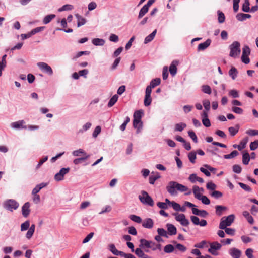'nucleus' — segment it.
Returning a JSON list of instances; mask_svg holds the SVG:
<instances>
[{
  "mask_svg": "<svg viewBox=\"0 0 258 258\" xmlns=\"http://www.w3.org/2000/svg\"><path fill=\"white\" fill-rule=\"evenodd\" d=\"M243 215L247 219V221L250 224H252L253 223V222H254L253 218L250 215L248 211H244L243 212Z\"/></svg>",
  "mask_w": 258,
  "mask_h": 258,
  "instance_id": "obj_26",
  "label": "nucleus"
},
{
  "mask_svg": "<svg viewBox=\"0 0 258 258\" xmlns=\"http://www.w3.org/2000/svg\"><path fill=\"white\" fill-rule=\"evenodd\" d=\"M7 55L5 54L2 57V61H0V76L2 75V71L6 66V58Z\"/></svg>",
  "mask_w": 258,
  "mask_h": 258,
  "instance_id": "obj_28",
  "label": "nucleus"
},
{
  "mask_svg": "<svg viewBox=\"0 0 258 258\" xmlns=\"http://www.w3.org/2000/svg\"><path fill=\"white\" fill-rule=\"evenodd\" d=\"M193 193L196 198L200 199V197L202 196L201 191H203L202 188H200L198 186H194L192 187Z\"/></svg>",
  "mask_w": 258,
  "mask_h": 258,
  "instance_id": "obj_15",
  "label": "nucleus"
},
{
  "mask_svg": "<svg viewBox=\"0 0 258 258\" xmlns=\"http://www.w3.org/2000/svg\"><path fill=\"white\" fill-rule=\"evenodd\" d=\"M118 96L117 95H114L109 100L108 106V107H112L117 102Z\"/></svg>",
  "mask_w": 258,
  "mask_h": 258,
  "instance_id": "obj_39",
  "label": "nucleus"
},
{
  "mask_svg": "<svg viewBox=\"0 0 258 258\" xmlns=\"http://www.w3.org/2000/svg\"><path fill=\"white\" fill-rule=\"evenodd\" d=\"M240 43L237 41L234 42L230 46V56L235 58L239 55L240 53Z\"/></svg>",
  "mask_w": 258,
  "mask_h": 258,
  "instance_id": "obj_5",
  "label": "nucleus"
},
{
  "mask_svg": "<svg viewBox=\"0 0 258 258\" xmlns=\"http://www.w3.org/2000/svg\"><path fill=\"white\" fill-rule=\"evenodd\" d=\"M149 248L151 249L152 250H156L157 249L161 250V245L160 244H156L153 241H151Z\"/></svg>",
  "mask_w": 258,
  "mask_h": 258,
  "instance_id": "obj_32",
  "label": "nucleus"
},
{
  "mask_svg": "<svg viewBox=\"0 0 258 258\" xmlns=\"http://www.w3.org/2000/svg\"><path fill=\"white\" fill-rule=\"evenodd\" d=\"M189 180L192 183H195L198 181L200 183H203L204 180L203 178L198 177L196 174H191L189 177Z\"/></svg>",
  "mask_w": 258,
  "mask_h": 258,
  "instance_id": "obj_16",
  "label": "nucleus"
},
{
  "mask_svg": "<svg viewBox=\"0 0 258 258\" xmlns=\"http://www.w3.org/2000/svg\"><path fill=\"white\" fill-rule=\"evenodd\" d=\"M174 246L171 244H168L164 247V250L166 253H170L173 251Z\"/></svg>",
  "mask_w": 258,
  "mask_h": 258,
  "instance_id": "obj_55",
  "label": "nucleus"
},
{
  "mask_svg": "<svg viewBox=\"0 0 258 258\" xmlns=\"http://www.w3.org/2000/svg\"><path fill=\"white\" fill-rule=\"evenodd\" d=\"M188 136L192 139L195 143L198 142V139L196 134L192 131H189L188 132Z\"/></svg>",
  "mask_w": 258,
  "mask_h": 258,
  "instance_id": "obj_57",
  "label": "nucleus"
},
{
  "mask_svg": "<svg viewBox=\"0 0 258 258\" xmlns=\"http://www.w3.org/2000/svg\"><path fill=\"white\" fill-rule=\"evenodd\" d=\"M157 232L159 234V235H160L161 236H163L165 237H168V233L164 229L158 228L157 230Z\"/></svg>",
  "mask_w": 258,
  "mask_h": 258,
  "instance_id": "obj_52",
  "label": "nucleus"
},
{
  "mask_svg": "<svg viewBox=\"0 0 258 258\" xmlns=\"http://www.w3.org/2000/svg\"><path fill=\"white\" fill-rule=\"evenodd\" d=\"M149 8V7L146 5L142 7L139 14L138 18L139 19L143 17L148 12Z\"/></svg>",
  "mask_w": 258,
  "mask_h": 258,
  "instance_id": "obj_29",
  "label": "nucleus"
},
{
  "mask_svg": "<svg viewBox=\"0 0 258 258\" xmlns=\"http://www.w3.org/2000/svg\"><path fill=\"white\" fill-rule=\"evenodd\" d=\"M109 250L115 255H120L121 256L123 253L122 251H120L118 250L115 245L113 244H111L109 245Z\"/></svg>",
  "mask_w": 258,
  "mask_h": 258,
  "instance_id": "obj_22",
  "label": "nucleus"
},
{
  "mask_svg": "<svg viewBox=\"0 0 258 258\" xmlns=\"http://www.w3.org/2000/svg\"><path fill=\"white\" fill-rule=\"evenodd\" d=\"M61 24L63 28H64V31H66V32H72L73 31V30L72 29H66V28L67 27V23L66 19L65 18L62 19L61 21Z\"/></svg>",
  "mask_w": 258,
  "mask_h": 258,
  "instance_id": "obj_47",
  "label": "nucleus"
},
{
  "mask_svg": "<svg viewBox=\"0 0 258 258\" xmlns=\"http://www.w3.org/2000/svg\"><path fill=\"white\" fill-rule=\"evenodd\" d=\"M160 177L158 173H152L151 175L149 177V183L151 184H153L155 181Z\"/></svg>",
  "mask_w": 258,
  "mask_h": 258,
  "instance_id": "obj_23",
  "label": "nucleus"
},
{
  "mask_svg": "<svg viewBox=\"0 0 258 258\" xmlns=\"http://www.w3.org/2000/svg\"><path fill=\"white\" fill-rule=\"evenodd\" d=\"M203 104L206 111H209L210 108V102L209 100L206 99L203 101Z\"/></svg>",
  "mask_w": 258,
  "mask_h": 258,
  "instance_id": "obj_58",
  "label": "nucleus"
},
{
  "mask_svg": "<svg viewBox=\"0 0 258 258\" xmlns=\"http://www.w3.org/2000/svg\"><path fill=\"white\" fill-rule=\"evenodd\" d=\"M168 233L170 235H175L177 232L176 227L172 224H168L167 225Z\"/></svg>",
  "mask_w": 258,
  "mask_h": 258,
  "instance_id": "obj_19",
  "label": "nucleus"
},
{
  "mask_svg": "<svg viewBox=\"0 0 258 258\" xmlns=\"http://www.w3.org/2000/svg\"><path fill=\"white\" fill-rule=\"evenodd\" d=\"M175 215L176 220L179 222L181 225L183 226H187L189 224V221L187 219H186L184 214H176Z\"/></svg>",
  "mask_w": 258,
  "mask_h": 258,
  "instance_id": "obj_10",
  "label": "nucleus"
},
{
  "mask_svg": "<svg viewBox=\"0 0 258 258\" xmlns=\"http://www.w3.org/2000/svg\"><path fill=\"white\" fill-rule=\"evenodd\" d=\"M140 247L142 248H149L150 246V244L151 241H148L144 239H141L140 240Z\"/></svg>",
  "mask_w": 258,
  "mask_h": 258,
  "instance_id": "obj_31",
  "label": "nucleus"
},
{
  "mask_svg": "<svg viewBox=\"0 0 258 258\" xmlns=\"http://www.w3.org/2000/svg\"><path fill=\"white\" fill-rule=\"evenodd\" d=\"M161 83V80L159 78H157L152 80L150 84V86L153 88L155 87L156 86L159 85Z\"/></svg>",
  "mask_w": 258,
  "mask_h": 258,
  "instance_id": "obj_38",
  "label": "nucleus"
},
{
  "mask_svg": "<svg viewBox=\"0 0 258 258\" xmlns=\"http://www.w3.org/2000/svg\"><path fill=\"white\" fill-rule=\"evenodd\" d=\"M186 126V124L184 123L176 124L175 125V131L181 132Z\"/></svg>",
  "mask_w": 258,
  "mask_h": 258,
  "instance_id": "obj_40",
  "label": "nucleus"
},
{
  "mask_svg": "<svg viewBox=\"0 0 258 258\" xmlns=\"http://www.w3.org/2000/svg\"><path fill=\"white\" fill-rule=\"evenodd\" d=\"M188 157L189 160H190V161L191 163H195V160L196 159V153L195 152L192 151V152H190L188 154Z\"/></svg>",
  "mask_w": 258,
  "mask_h": 258,
  "instance_id": "obj_46",
  "label": "nucleus"
},
{
  "mask_svg": "<svg viewBox=\"0 0 258 258\" xmlns=\"http://www.w3.org/2000/svg\"><path fill=\"white\" fill-rule=\"evenodd\" d=\"M230 254L233 258H239L241 256V251L235 248L230 250Z\"/></svg>",
  "mask_w": 258,
  "mask_h": 258,
  "instance_id": "obj_18",
  "label": "nucleus"
},
{
  "mask_svg": "<svg viewBox=\"0 0 258 258\" xmlns=\"http://www.w3.org/2000/svg\"><path fill=\"white\" fill-rule=\"evenodd\" d=\"M38 67L44 72L51 75L53 74V71L50 66L45 62H41L37 63Z\"/></svg>",
  "mask_w": 258,
  "mask_h": 258,
  "instance_id": "obj_8",
  "label": "nucleus"
},
{
  "mask_svg": "<svg viewBox=\"0 0 258 258\" xmlns=\"http://www.w3.org/2000/svg\"><path fill=\"white\" fill-rule=\"evenodd\" d=\"M171 205L172 206L173 208L176 211H184V209L181 208L180 205L179 204H178V203H176V202H175L174 201L172 202Z\"/></svg>",
  "mask_w": 258,
  "mask_h": 258,
  "instance_id": "obj_48",
  "label": "nucleus"
},
{
  "mask_svg": "<svg viewBox=\"0 0 258 258\" xmlns=\"http://www.w3.org/2000/svg\"><path fill=\"white\" fill-rule=\"evenodd\" d=\"M239 185L242 189H243L245 191H250L251 190V188L248 185L245 184L240 182L239 183Z\"/></svg>",
  "mask_w": 258,
  "mask_h": 258,
  "instance_id": "obj_64",
  "label": "nucleus"
},
{
  "mask_svg": "<svg viewBox=\"0 0 258 258\" xmlns=\"http://www.w3.org/2000/svg\"><path fill=\"white\" fill-rule=\"evenodd\" d=\"M251 17L249 14L240 13L237 15L236 17L238 20L243 21L245 20L246 18H249Z\"/></svg>",
  "mask_w": 258,
  "mask_h": 258,
  "instance_id": "obj_36",
  "label": "nucleus"
},
{
  "mask_svg": "<svg viewBox=\"0 0 258 258\" xmlns=\"http://www.w3.org/2000/svg\"><path fill=\"white\" fill-rule=\"evenodd\" d=\"M250 161V156L248 153L244 152L242 156V163L245 165H247Z\"/></svg>",
  "mask_w": 258,
  "mask_h": 258,
  "instance_id": "obj_30",
  "label": "nucleus"
},
{
  "mask_svg": "<svg viewBox=\"0 0 258 258\" xmlns=\"http://www.w3.org/2000/svg\"><path fill=\"white\" fill-rule=\"evenodd\" d=\"M202 90L205 93L210 94L211 93V89L209 85H204L202 86Z\"/></svg>",
  "mask_w": 258,
  "mask_h": 258,
  "instance_id": "obj_45",
  "label": "nucleus"
},
{
  "mask_svg": "<svg viewBox=\"0 0 258 258\" xmlns=\"http://www.w3.org/2000/svg\"><path fill=\"white\" fill-rule=\"evenodd\" d=\"M235 216L234 215H230L227 217H223L219 224V228L224 229L227 226H230L234 222Z\"/></svg>",
  "mask_w": 258,
  "mask_h": 258,
  "instance_id": "obj_3",
  "label": "nucleus"
},
{
  "mask_svg": "<svg viewBox=\"0 0 258 258\" xmlns=\"http://www.w3.org/2000/svg\"><path fill=\"white\" fill-rule=\"evenodd\" d=\"M249 3L248 0H245L242 5V10L244 12H248L249 11Z\"/></svg>",
  "mask_w": 258,
  "mask_h": 258,
  "instance_id": "obj_49",
  "label": "nucleus"
},
{
  "mask_svg": "<svg viewBox=\"0 0 258 258\" xmlns=\"http://www.w3.org/2000/svg\"><path fill=\"white\" fill-rule=\"evenodd\" d=\"M45 28V27H38L35 29H33L28 34V37H31L32 35L35 34L37 33L43 31Z\"/></svg>",
  "mask_w": 258,
  "mask_h": 258,
  "instance_id": "obj_27",
  "label": "nucleus"
},
{
  "mask_svg": "<svg viewBox=\"0 0 258 258\" xmlns=\"http://www.w3.org/2000/svg\"><path fill=\"white\" fill-rule=\"evenodd\" d=\"M178 64V62L176 60H174L171 63L169 67V72L172 76H174L176 74Z\"/></svg>",
  "mask_w": 258,
  "mask_h": 258,
  "instance_id": "obj_13",
  "label": "nucleus"
},
{
  "mask_svg": "<svg viewBox=\"0 0 258 258\" xmlns=\"http://www.w3.org/2000/svg\"><path fill=\"white\" fill-rule=\"evenodd\" d=\"M157 32V30H155L151 34L147 36L145 39V43H148L151 41L154 38Z\"/></svg>",
  "mask_w": 258,
  "mask_h": 258,
  "instance_id": "obj_34",
  "label": "nucleus"
},
{
  "mask_svg": "<svg viewBox=\"0 0 258 258\" xmlns=\"http://www.w3.org/2000/svg\"><path fill=\"white\" fill-rule=\"evenodd\" d=\"M239 125H237L235 127H230L228 128L230 135L232 136H235L239 131Z\"/></svg>",
  "mask_w": 258,
  "mask_h": 258,
  "instance_id": "obj_37",
  "label": "nucleus"
},
{
  "mask_svg": "<svg viewBox=\"0 0 258 258\" xmlns=\"http://www.w3.org/2000/svg\"><path fill=\"white\" fill-rule=\"evenodd\" d=\"M211 43V40L210 39L207 40L204 43H200L198 45V50H203L207 48L210 44Z\"/></svg>",
  "mask_w": 258,
  "mask_h": 258,
  "instance_id": "obj_20",
  "label": "nucleus"
},
{
  "mask_svg": "<svg viewBox=\"0 0 258 258\" xmlns=\"http://www.w3.org/2000/svg\"><path fill=\"white\" fill-rule=\"evenodd\" d=\"M90 156H86V157H82L81 158L75 159L73 162L75 164L77 165L82 163L83 161L85 160L89 157Z\"/></svg>",
  "mask_w": 258,
  "mask_h": 258,
  "instance_id": "obj_54",
  "label": "nucleus"
},
{
  "mask_svg": "<svg viewBox=\"0 0 258 258\" xmlns=\"http://www.w3.org/2000/svg\"><path fill=\"white\" fill-rule=\"evenodd\" d=\"M75 16L78 19L77 26L78 27H80L85 24L86 22V19L83 17L79 15L78 14H76Z\"/></svg>",
  "mask_w": 258,
  "mask_h": 258,
  "instance_id": "obj_25",
  "label": "nucleus"
},
{
  "mask_svg": "<svg viewBox=\"0 0 258 258\" xmlns=\"http://www.w3.org/2000/svg\"><path fill=\"white\" fill-rule=\"evenodd\" d=\"M154 222L151 218L145 219L142 223V226L146 228H151L153 227Z\"/></svg>",
  "mask_w": 258,
  "mask_h": 258,
  "instance_id": "obj_17",
  "label": "nucleus"
},
{
  "mask_svg": "<svg viewBox=\"0 0 258 258\" xmlns=\"http://www.w3.org/2000/svg\"><path fill=\"white\" fill-rule=\"evenodd\" d=\"M70 171L69 168H63L60 171L55 174L54 178L56 181H60L63 179L65 174H67Z\"/></svg>",
  "mask_w": 258,
  "mask_h": 258,
  "instance_id": "obj_11",
  "label": "nucleus"
},
{
  "mask_svg": "<svg viewBox=\"0 0 258 258\" xmlns=\"http://www.w3.org/2000/svg\"><path fill=\"white\" fill-rule=\"evenodd\" d=\"M143 115V111L142 110H139L135 111L133 115V127L136 129L137 133L141 132L143 127V122L142 121V117Z\"/></svg>",
  "mask_w": 258,
  "mask_h": 258,
  "instance_id": "obj_2",
  "label": "nucleus"
},
{
  "mask_svg": "<svg viewBox=\"0 0 258 258\" xmlns=\"http://www.w3.org/2000/svg\"><path fill=\"white\" fill-rule=\"evenodd\" d=\"M152 101V98L151 95H145V99H144V105L146 106H148L150 105Z\"/></svg>",
  "mask_w": 258,
  "mask_h": 258,
  "instance_id": "obj_51",
  "label": "nucleus"
},
{
  "mask_svg": "<svg viewBox=\"0 0 258 258\" xmlns=\"http://www.w3.org/2000/svg\"><path fill=\"white\" fill-rule=\"evenodd\" d=\"M258 148V140L252 142L250 144V148L251 150H254Z\"/></svg>",
  "mask_w": 258,
  "mask_h": 258,
  "instance_id": "obj_61",
  "label": "nucleus"
},
{
  "mask_svg": "<svg viewBox=\"0 0 258 258\" xmlns=\"http://www.w3.org/2000/svg\"><path fill=\"white\" fill-rule=\"evenodd\" d=\"M104 42V40L102 39L94 38L92 40V43L95 45H103Z\"/></svg>",
  "mask_w": 258,
  "mask_h": 258,
  "instance_id": "obj_44",
  "label": "nucleus"
},
{
  "mask_svg": "<svg viewBox=\"0 0 258 258\" xmlns=\"http://www.w3.org/2000/svg\"><path fill=\"white\" fill-rule=\"evenodd\" d=\"M55 17V15L50 14L46 16L43 20V22L45 24L49 23L52 19Z\"/></svg>",
  "mask_w": 258,
  "mask_h": 258,
  "instance_id": "obj_33",
  "label": "nucleus"
},
{
  "mask_svg": "<svg viewBox=\"0 0 258 258\" xmlns=\"http://www.w3.org/2000/svg\"><path fill=\"white\" fill-rule=\"evenodd\" d=\"M192 212L194 215L200 216L203 217L207 216L208 215L207 212L205 210H200L197 208H192Z\"/></svg>",
  "mask_w": 258,
  "mask_h": 258,
  "instance_id": "obj_14",
  "label": "nucleus"
},
{
  "mask_svg": "<svg viewBox=\"0 0 258 258\" xmlns=\"http://www.w3.org/2000/svg\"><path fill=\"white\" fill-rule=\"evenodd\" d=\"M163 79L166 80L168 76V67L167 66L164 67L162 72Z\"/></svg>",
  "mask_w": 258,
  "mask_h": 258,
  "instance_id": "obj_59",
  "label": "nucleus"
},
{
  "mask_svg": "<svg viewBox=\"0 0 258 258\" xmlns=\"http://www.w3.org/2000/svg\"><path fill=\"white\" fill-rule=\"evenodd\" d=\"M23 124V121H19L17 122H13L12 124V126L15 128H20L22 127Z\"/></svg>",
  "mask_w": 258,
  "mask_h": 258,
  "instance_id": "obj_56",
  "label": "nucleus"
},
{
  "mask_svg": "<svg viewBox=\"0 0 258 258\" xmlns=\"http://www.w3.org/2000/svg\"><path fill=\"white\" fill-rule=\"evenodd\" d=\"M248 142V139L247 138L243 139L240 141L239 145L237 147V149L238 150L241 151L244 148H245L246 145Z\"/></svg>",
  "mask_w": 258,
  "mask_h": 258,
  "instance_id": "obj_35",
  "label": "nucleus"
},
{
  "mask_svg": "<svg viewBox=\"0 0 258 258\" xmlns=\"http://www.w3.org/2000/svg\"><path fill=\"white\" fill-rule=\"evenodd\" d=\"M238 154V152L236 150H234L232 151L230 154L225 155L224 157L225 159H230L237 156Z\"/></svg>",
  "mask_w": 258,
  "mask_h": 258,
  "instance_id": "obj_43",
  "label": "nucleus"
},
{
  "mask_svg": "<svg viewBox=\"0 0 258 258\" xmlns=\"http://www.w3.org/2000/svg\"><path fill=\"white\" fill-rule=\"evenodd\" d=\"M202 202L206 205H209L210 203V200L205 196H202L200 199Z\"/></svg>",
  "mask_w": 258,
  "mask_h": 258,
  "instance_id": "obj_60",
  "label": "nucleus"
},
{
  "mask_svg": "<svg viewBox=\"0 0 258 258\" xmlns=\"http://www.w3.org/2000/svg\"><path fill=\"white\" fill-rule=\"evenodd\" d=\"M218 22L220 23H223L225 21V15H224V13L220 12V11H218Z\"/></svg>",
  "mask_w": 258,
  "mask_h": 258,
  "instance_id": "obj_53",
  "label": "nucleus"
},
{
  "mask_svg": "<svg viewBox=\"0 0 258 258\" xmlns=\"http://www.w3.org/2000/svg\"><path fill=\"white\" fill-rule=\"evenodd\" d=\"M130 218L132 221H133L135 222H137L138 223H140L142 222L141 218L139 216H136L135 215H130Z\"/></svg>",
  "mask_w": 258,
  "mask_h": 258,
  "instance_id": "obj_50",
  "label": "nucleus"
},
{
  "mask_svg": "<svg viewBox=\"0 0 258 258\" xmlns=\"http://www.w3.org/2000/svg\"><path fill=\"white\" fill-rule=\"evenodd\" d=\"M166 189L168 192L172 195L177 194L176 189L181 192H185L188 190V188L186 186L174 181H170L167 186Z\"/></svg>",
  "mask_w": 258,
  "mask_h": 258,
  "instance_id": "obj_1",
  "label": "nucleus"
},
{
  "mask_svg": "<svg viewBox=\"0 0 258 258\" xmlns=\"http://www.w3.org/2000/svg\"><path fill=\"white\" fill-rule=\"evenodd\" d=\"M73 8H74V7L73 5L67 4V5H63L62 7L58 9V11L60 12L63 11H69V10H71L73 9Z\"/></svg>",
  "mask_w": 258,
  "mask_h": 258,
  "instance_id": "obj_42",
  "label": "nucleus"
},
{
  "mask_svg": "<svg viewBox=\"0 0 258 258\" xmlns=\"http://www.w3.org/2000/svg\"><path fill=\"white\" fill-rule=\"evenodd\" d=\"M30 223L29 221H26L22 223L21 226V229L22 231L26 230L29 227Z\"/></svg>",
  "mask_w": 258,
  "mask_h": 258,
  "instance_id": "obj_63",
  "label": "nucleus"
},
{
  "mask_svg": "<svg viewBox=\"0 0 258 258\" xmlns=\"http://www.w3.org/2000/svg\"><path fill=\"white\" fill-rule=\"evenodd\" d=\"M18 203L14 200H9L4 203V207L6 209L10 211L15 210L18 207Z\"/></svg>",
  "mask_w": 258,
  "mask_h": 258,
  "instance_id": "obj_7",
  "label": "nucleus"
},
{
  "mask_svg": "<svg viewBox=\"0 0 258 258\" xmlns=\"http://www.w3.org/2000/svg\"><path fill=\"white\" fill-rule=\"evenodd\" d=\"M135 252L136 254L139 257H143L145 255V253L140 248H137L135 250Z\"/></svg>",
  "mask_w": 258,
  "mask_h": 258,
  "instance_id": "obj_62",
  "label": "nucleus"
},
{
  "mask_svg": "<svg viewBox=\"0 0 258 258\" xmlns=\"http://www.w3.org/2000/svg\"><path fill=\"white\" fill-rule=\"evenodd\" d=\"M73 155L74 156H83L86 157V156H89V155H87L86 153L82 149H80L77 150H75L73 151Z\"/></svg>",
  "mask_w": 258,
  "mask_h": 258,
  "instance_id": "obj_24",
  "label": "nucleus"
},
{
  "mask_svg": "<svg viewBox=\"0 0 258 258\" xmlns=\"http://www.w3.org/2000/svg\"><path fill=\"white\" fill-rule=\"evenodd\" d=\"M237 71L234 67H232L229 71V75L233 79H235L237 76Z\"/></svg>",
  "mask_w": 258,
  "mask_h": 258,
  "instance_id": "obj_41",
  "label": "nucleus"
},
{
  "mask_svg": "<svg viewBox=\"0 0 258 258\" xmlns=\"http://www.w3.org/2000/svg\"><path fill=\"white\" fill-rule=\"evenodd\" d=\"M250 53V50L248 46H245L242 49V54L241 56V60L245 64L249 63L250 60L249 58V55Z\"/></svg>",
  "mask_w": 258,
  "mask_h": 258,
  "instance_id": "obj_6",
  "label": "nucleus"
},
{
  "mask_svg": "<svg viewBox=\"0 0 258 258\" xmlns=\"http://www.w3.org/2000/svg\"><path fill=\"white\" fill-rule=\"evenodd\" d=\"M139 199L144 204L148 205L150 206H154V201L152 198L145 191H142L141 194L139 195Z\"/></svg>",
  "mask_w": 258,
  "mask_h": 258,
  "instance_id": "obj_4",
  "label": "nucleus"
},
{
  "mask_svg": "<svg viewBox=\"0 0 258 258\" xmlns=\"http://www.w3.org/2000/svg\"><path fill=\"white\" fill-rule=\"evenodd\" d=\"M216 214L217 215L220 216L222 215L223 212L227 210V207L223 206L218 205L215 207Z\"/></svg>",
  "mask_w": 258,
  "mask_h": 258,
  "instance_id": "obj_21",
  "label": "nucleus"
},
{
  "mask_svg": "<svg viewBox=\"0 0 258 258\" xmlns=\"http://www.w3.org/2000/svg\"><path fill=\"white\" fill-rule=\"evenodd\" d=\"M30 205L29 202H26L23 206L22 208V212L23 216L27 217L29 215L30 211Z\"/></svg>",
  "mask_w": 258,
  "mask_h": 258,
  "instance_id": "obj_12",
  "label": "nucleus"
},
{
  "mask_svg": "<svg viewBox=\"0 0 258 258\" xmlns=\"http://www.w3.org/2000/svg\"><path fill=\"white\" fill-rule=\"evenodd\" d=\"M221 245L218 242H212L210 244V248L208 250L209 252L213 255H217V250H219L221 248Z\"/></svg>",
  "mask_w": 258,
  "mask_h": 258,
  "instance_id": "obj_9",
  "label": "nucleus"
}]
</instances>
